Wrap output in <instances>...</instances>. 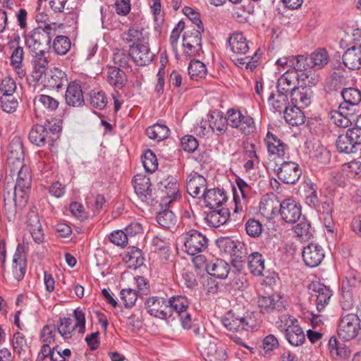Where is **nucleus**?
Instances as JSON below:
<instances>
[{
	"instance_id": "1",
	"label": "nucleus",
	"mask_w": 361,
	"mask_h": 361,
	"mask_svg": "<svg viewBox=\"0 0 361 361\" xmlns=\"http://www.w3.org/2000/svg\"><path fill=\"white\" fill-rule=\"evenodd\" d=\"M11 163L16 164V169H19V171L13 194L10 192L4 194L5 209L10 221L14 219L18 209L25 206L32 181L30 169L23 164L20 157L16 159V162L13 161L11 157H9L8 164Z\"/></svg>"
},
{
	"instance_id": "2",
	"label": "nucleus",
	"mask_w": 361,
	"mask_h": 361,
	"mask_svg": "<svg viewBox=\"0 0 361 361\" xmlns=\"http://www.w3.org/2000/svg\"><path fill=\"white\" fill-rule=\"evenodd\" d=\"M196 336L197 348L205 361H224L227 355L224 349L217 348L215 339L200 325H194L192 330Z\"/></svg>"
},
{
	"instance_id": "3",
	"label": "nucleus",
	"mask_w": 361,
	"mask_h": 361,
	"mask_svg": "<svg viewBox=\"0 0 361 361\" xmlns=\"http://www.w3.org/2000/svg\"><path fill=\"white\" fill-rule=\"evenodd\" d=\"M73 316L76 321L75 324H73L72 319L69 317H61L57 322L56 328L58 333L64 340L72 338L75 329H78L80 334L85 332V313L82 310L78 308L74 310Z\"/></svg>"
},
{
	"instance_id": "4",
	"label": "nucleus",
	"mask_w": 361,
	"mask_h": 361,
	"mask_svg": "<svg viewBox=\"0 0 361 361\" xmlns=\"http://www.w3.org/2000/svg\"><path fill=\"white\" fill-rule=\"evenodd\" d=\"M54 32L55 30L50 25L37 27L26 36L25 44L32 52L44 51Z\"/></svg>"
},
{
	"instance_id": "5",
	"label": "nucleus",
	"mask_w": 361,
	"mask_h": 361,
	"mask_svg": "<svg viewBox=\"0 0 361 361\" xmlns=\"http://www.w3.org/2000/svg\"><path fill=\"white\" fill-rule=\"evenodd\" d=\"M169 307L171 309V317L173 312L178 314L181 322L182 326L184 329H193L194 325H199L194 323L192 320L190 312L188 299L183 295H176L170 298L169 300Z\"/></svg>"
},
{
	"instance_id": "6",
	"label": "nucleus",
	"mask_w": 361,
	"mask_h": 361,
	"mask_svg": "<svg viewBox=\"0 0 361 361\" xmlns=\"http://www.w3.org/2000/svg\"><path fill=\"white\" fill-rule=\"evenodd\" d=\"M336 146L341 153H356L361 148V131L354 128L348 129L338 136Z\"/></svg>"
},
{
	"instance_id": "7",
	"label": "nucleus",
	"mask_w": 361,
	"mask_h": 361,
	"mask_svg": "<svg viewBox=\"0 0 361 361\" xmlns=\"http://www.w3.org/2000/svg\"><path fill=\"white\" fill-rule=\"evenodd\" d=\"M226 119L228 126L237 128L245 135H250L256 129L253 118L248 115H244L239 110L229 109L227 111Z\"/></svg>"
},
{
	"instance_id": "8",
	"label": "nucleus",
	"mask_w": 361,
	"mask_h": 361,
	"mask_svg": "<svg viewBox=\"0 0 361 361\" xmlns=\"http://www.w3.org/2000/svg\"><path fill=\"white\" fill-rule=\"evenodd\" d=\"M221 322L227 329L234 331H249L254 326V321L249 313L241 314L233 310L226 314Z\"/></svg>"
},
{
	"instance_id": "9",
	"label": "nucleus",
	"mask_w": 361,
	"mask_h": 361,
	"mask_svg": "<svg viewBox=\"0 0 361 361\" xmlns=\"http://www.w3.org/2000/svg\"><path fill=\"white\" fill-rule=\"evenodd\" d=\"M360 319L355 314L342 315L338 325V336L344 341L355 338L360 330Z\"/></svg>"
},
{
	"instance_id": "10",
	"label": "nucleus",
	"mask_w": 361,
	"mask_h": 361,
	"mask_svg": "<svg viewBox=\"0 0 361 361\" xmlns=\"http://www.w3.org/2000/svg\"><path fill=\"white\" fill-rule=\"evenodd\" d=\"M184 245L188 255H195L206 250L208 239L197 230H190L185 234Z\"/></svg>"
},
{
	"instance_id": "11",
	"label": "nucleus",
	"mask_w": 361,
	"mask_h": 361,
	"mask_svg": "<svg viewBox=\"0 0 361 361\" xmlns=\"http://www.w3.org/2000/svg\"><path fill=\"white\" fill-rule=\"evenodd\" d=\"M310 300L315 304L318 312H321L329 305L333 295L332 290L319 282H313L310 286Z\"/></svg>"
},
{
	"instance_id": "12",
	"label": "nucleus",
	"mask_w": 361,
	"mask_h": 361,
	"mask_svg": "<svg viewBox=\"0 0 361 361\" xmlns=\"http://www.w3.org/2000/svg\"><path fill=\"white\" fill-rule=\"evenodd\" d=\"M204 30L192 29L186 31L183 37L184 53L189 56H194L202 50V35Z\"/></svg>"
},
{
	"instance_id": "13",
	"label": "nucleus",
	"mask_w": 361,
	"mask_h": 361,
	"mask_svg": "<svg viewBox=\"0 0 361 361\" xmlns=\"http://www.w3.org/2000/svg\"><path fill=\"white\" fill-rule=\"evenodd\" d=\"M269 158L272 160L284 159L288 152V146L277 136L268 132L264 139Z\"/></svg>"
},
{
	"instance_id": "14",
	"label": "nucleus",
	"mask_w": 361,
	"mask_h": 361,
	"mask_svg": "<svg viewBox=\"0 0 361 361\" xmlns=\"http://www.w3.org/2000/svg\"><path fill=\"white\" fill-rule=\"evenodd\" d=\"M168 304V300L159 297H150L145 302L147 312L151 315L162 319L171 317V309Z\"/></svg>"
},
{
	"instance_id": "15",
	"label": "nucleus",
	"mask_w": 361,
	"mask_h": 361,
	"mask_svg": "<svg viewBox=\"0 0 361 361\" xmlns=\"http://www.w3.org/2000/svg\"><path fill=\"white\" fill-rule=\"evenodd\" d=\"M324 256V250L322 247L314 243H310L305 246L302 253L305 264L312 268L319 266Z\"/></svg>"
},
{
	"instance_id": "16",
	"label": "nucleus",
	"mask_w": 361,
	"mask_h": 361,
	"mask_svg": "<svg viewBox=\"0 0 361 361\" xmlns=\"http://www.w3.org/2000/svg\"><path fill=\"white\" fill-rule=\"evenodd\" d=\"M276 171L279 179L286 184L295 183L301 175L299 165L293 161H283Z\"/></svg>"
},
{
	"instance_id": "17",
	"label": "nucleus",
	"mask_w": 361,
	"mask_h": 361,
	"mask_svg": "<svg viewBox=\"0 0 361 361\" xmlns=\"http://www.w3.org/2000/svg\"><path fill=\"white\" fill-rule=\"evenodd\" d=\"M34 111L37 117H42L56 111L59 106V102L54 97L47 94H39L33 101Z\"/></svg>"
},
{
	"instance_id": "18",
	"label": "nucleus",
	"mask_w": 361,
	"mask_h": 361,
	"mask_svg": "<svg viewBox=\"0 0 361 361\" xmlns=\"http://www.w3.org/2000/svg\"><path fill=\"white\" fill-rule=\"evenodd\" d=\"M281 218L288 224H294L302 216L301 207L295 200L286 199L279 204Z\"/></svg>"
},
{
	"instance_id": "19",
	"label": "nucleus",
	"mask_w": 361,
	"mask_h": 361,
	"mask_svg": "<svg viewBox=\"0 0 361 361\" xmlns=\"http://www.w3.org/2000/svg\"><path fill=\"white\" fill-rule=\"evenodd\" d=\"M257 305L262 313H270L274 310L282 311L286 307V301L279 294L270 296H260L257 300Z\"/></svg>"
},
{
	"instance_id": "20",
	"label": "nucleus",
	"mask_w": 361,
	"mask_h": 361,
	"mask_svg": "<svg viewBox=\"0 0 361 361\" xmlns=\"http://www.w3.org/2000/svg\"><path fill=\"white\" fill-rule=\"evenodd\" d=\"M134 190L139 198L147 203L152 200L149 178L142 174L135 176L133 180Z\"/></svg>"
},
{
	"instance_id": "21",
	"label": "nucleus",
	"mask_w": 361,
	"mask_h": 361,
	"mask_svg": "<svg viewBox=\"0 0 361 361\" xmlns=\"http://www.w3.org/2000/svg\"><path fill=\"white\" fill-rule=\"evenodd\" d=\"M360 281V278L353 274H350L349 276L342 281V297L343 299H345V301L341 302L343 309H350L353 305L351 290L353 288L359 286Z\"/></svg>"
},
{
	"instance_id": "22",
	"label": "nucleus",
	"mask_w": 361,
	"mask_h": 361,
	"mask_svg": "<svg viewBox=\"0 0 361 361\" xmlns=\"http://www.w3.org/2000/svg\"><path fill=\"white\" fill-rule=\"evenodd\" d=\"M130 57L138 66H146L153 60L154 54L150 51L147 41L136 46H130Z\"/></svg>"
},
{
	"instance_id": "23",
	"label": "nucleus",
	"mask_w": 361,
	"mask_h": 361,
	"mask_svg": "<svg viewBox=\"0 0 361 361\" xmlns=\"http://www.w3.org/2000/svg\"><path fill=\"white\" fill-rule=\"evenodd\" d=\"M206 187L207 180L202 175L192 171L188 176L186 188L192 197H199L207 191Z\"/></svg>"
},
{
	"instance_id": "24",
	"label": "nucleus",
	"mask_w": 361,
	"mask_h": 361,
	"mask_svg": "<svg viewBox=\"0 0 361 361\" xmlns=\"http://www.w3.org/2000/svg\"><path fill=\"white\" fill-rule=\"evenodd\" d=\"M159 189L166 197H163L161 202V205L167 206L169 203L176 200L180 197L178 190V184L173 177L160 182Z\"/></svg>"
},
{
	"instance_id": "25",
	"label": "nucleus",
	"mask_w": 361,
	"mask_h": 361,
	"mask_svg": "<svg viewBox=\"0 0 361 361\" xmlns=\"http://www.w3.org/2000/svg\"><path fill=\"white\" fill-rule=\"evenodd\" d=\"M44 85L51 89H60L67 83L66 74L61 70L54 68L45 73L43 78H40Z\"/></svg>"
},
{
	"instance_id": "26",
	"label": "nucleus",
	"mask_w": 361,
	"mask_h": 361,
	"mask_svg": "<svg viewBox=\"0 0 361 361\" xmlns=\"http://www.w3.org/2000/svg\"><path fill=\"white\" fill-rule=\"evenodd\" d=\"M202 197L204 198L205 206L210 209L221 207L227 200L226 193L219 188L207 190L202 194Z\"/></svg>"
},
{
	"instance_id": "27",
	"label": "nucleus",
	"mask_w": 361,
	"mask_h": 361,
	"mask_svg": "<svg viewBox=\"0 0 361 361\" xmlns=\"http://www.w3.org/2000/svg\"><path fill=\"white\" fill-rule=\"evenodd\" d=\"M211 209L204 217V220L211 227L217 228L224 225L231 216L230 212L227 208L219 207Z\"/></svg>"
},
{
	"instance_id": "28",
	"label": "nucleus",
	"mask_w": 361,
	"mask_h": 361,
	"mask_svg": "<svg viewBox=\"0 0 361 361\" xmlns=\"http://www.w3.org/2000/svg\"><path fill=\"white\" fill-rule=\"evenodd\" d=\"M27 224L34 241L39 244L43 242L44 234L37 213L31 210L27 215Z\"/></svg>"
},
{
	"instance_id": "29",
	"label": "nucleus",
	"mask_w": 361,
	"mask_h": 361,
	"mask_svg": "<svg viewBox=\"0 0 361 361\" xmlns=\"http://www.w3.org/2000/svg\"><path fill=\"white\" fill-rule=\"evenodd\" d=\"M291 102L300 108H305L311 104L312 91L306 87H293L290 92Z\"/></svg>"
},
{
	"instance_id": "30",
	"label": "nucleus",
	"mask_w": 361,
	"mask_h": 361,
	"mask_svg": "<svg viewBox=\"0 0 361 361\" xmlns=\"http://www.w3.org/2000/svg\"><path fill=\"white\" fill-rule=\"evenodd\" d=\"M230 50L236 56L245 55L248 50V42L242 33H233L229 38Z\"/></svg>"
},
{
	"instance_id": "31",
	"label": "nucleus",
	"mask_w": 361,
	"mask_h": 361,
	"mask_svg": "<svg viewBox=\"0 0 361 361\" xmlns=\"http://www.w3.org/2000/svg\"><path fill=\"white\" fill-rule=\"evenodd\" d=\"M207 272L216 278L226 279L230 271L229 264L223 259H215L211 260L206 267Z\"/></svg>"
},
{
	"instance_id": "32",
	"label": "nucleus",
	"mask_w": 361,
	"mask_h": 361,
	"mask_svg": "<svg viewBox=\"0 0 361 361\" xmlns=\"http://www.w3.org/2000/svg\"><path fill=\"white\" fill-rule=\"evenodd\" d=\"M343 62L349 69H358L361 67V44L359 47H352L343 54Z\"/></svg>"
},
{
	"instance_id": "33",
	"label": "nucleus",
	"mask_w": 361,
	"mask_h": 361,
	"mask_svg": "<svg viewBox=\"0 0 361 361\" xmlns=\"http://www.w3.org/2000/svg\"><path fill=\"white\" fill-rule=\"evenodd\" d=\"M65 99L69 106H79L82 105L84 98L80 85L75 82L70 83L66 89Z\"/></svg>"
},
{
	"instance_id": "34",
	"label": "nucleus",
	"mask_w": 361,
	"mask_h": 361,
	"mask_svg": "<svg viewBox=\"0 0 361 361\" xmlns=\"http://www.w3.org/2000/svg\"><path fill=\"white\" fill-rule=\"evenodd\" d=\"M269 105L276 111L284 112L286 108H288V97L286 92L277 89L276 93L271 92L268 97Z\"/></svg>"
},
{
	"instance_id": "35",
	"label": "nucleus",
	"mask_w": 361,
	"mask_h": 361,
	"mask_svg": "<svg viewBox=\"0 0 361 361\" xmlns=\"http://www.w3.org/2000/svg\"><path fill=\"white\" fill-rule=\"evenodd\" d=\"M35 54L33 55L31 63L33 68V72L36 75V78L38 80L42 78V75L45 73L48 65L49 61L47 57L45 56L44 51L34 52Z\"/></svg>"
},
{
	"instance_id": "36",
	"label": "nucleus",
	"mask_w": 361,
	"mask_h": 361,
	"mask_svg": "<svg viewBox=\"0 0 361 361\" xmlns=\"http://www.w3.org/2000/svg\"><path fill=\"white\" fill-rule=\"evenodd\" d=\"M348 106H339L338 111L330 113V120L336 126L341 128H348L351 125V119L345 111L349 110Z\"/></svg>"
},
{
	"instance_id": "37",
	"label": "nucleus",
	"mask_w": 361,
	"mask_h": 361,
	"mask_svg": "<svg viewBox=\"0 0 361 361\" xmlns=\"http://www.w3.org/2000/svg\"><path fill=\"white\" fill-rule=\"evenodd\" d=\"M298 75L295 71L288 70L278 80L277 89L288 93L293 90L295 86Z\"/></svg>"
},
{
	"instance_id": "38",
	"label": "nucleus",
	"mask_w": 361,
	"mask_h": 361,
	"mask_svg": "<svg viewBox=\"0 0 361 361\" xmlns=\"http://www.w3.org/2000/svg\"><path fill=\"white\" fill-rule=\"evenodd\" d=\"M12 269L13 274L16 280L20 281L23 279L26 271V264L25 257L19 250V246L17 247L13 257Z\"/></svg>"
},
{
	"instance_id": "39",
	"label": "nucleus",
	"mask_w": 361,
	"mask_h": 361,
	"mask_svg": "<svg viewBox=\"0 0 361 361\" xmlns=\"http://www.w3.org/2000/svg\"><path fill=\"white\" fill-rule=\"evenodd\" d=\"M285 336L290 344L294 346L302 345L305 340V334L298 323L290 326V329H287Z\"/></svg>"
},
{
	"instance_id": "40",
	"label": "nucleus",
	"mask_w": 361,
	"mask_h": 361,
	"mask_svg": "<svg viewBox=\"0 0 361 361\" xmlns=\"http://www.w3.org/2000/svg\"><path fill=\"white\" fill-rule=\"evenodd\" d=\"M49 131L42 125L34 126L30 131L29 140L37 146L41 147L45 145Z\"/></svg>"
},
{
	"instance_id": "41",
	"label": "nucleus",
	"mask_w": 361,
	"mask_h": 361,
	"mask_svg": "<svg viewBox=\"0 0 361 361\" xmlns=\"http://www.w3.org/2000/svg\"><path fill=\"white\" fill-rule=\"evenodd\" d=\"M329 55L326 49H319L309 56V63L312 69L319 70L324 67L329 62Z\"/></svg>"
},
{
	"instance_id": "42",
	"label": "nucleus",
	"mask_w": 361,
	"mask_h": 361,
	"mask_svg": "<svg viewBox=\"0 0 361 361\" xmlns=\"http://www.w3.org/2000/svg\"><path fill=\"white\" fill-rule=\"evenodd\" d=\"M279 202L269 197H264L259 203V212L268 219L272 218L278 212Z\"/></svg>"
},
{
	"instance_id": "43",
	"label": "nucleus",
	"mask_w": 361,
	"mask_h": 361,
	"mask_svg": "<svg viewBox=\"0 0 361 361\" xmlns=\"http://www.w3.org/2000/svg\"><path fill=\"white\" fill-rule=\"evenodd\" d=\"M341 95L344 102L340 106H354L361 102V92L358 89L353 87L343 88Z\"/></svg>"
},
{
	"instance_id": "44",
	"label": "nucleus",
	"mask_w": 361,
	"mask_h": 361,
	"mask_svg": "<svg viewBox=\"0 0 361 361\" xmlns=\"http://www.w3.org/2000/svg\"><path fill=\"white\" fill-rule=\"evenodd\" d=\"M121 37L127 43L132 44L130 46H136L147 41L142 32V30L137 27H131L127 32L122 34Z\"/></svg>"
},
{
	"instance_id": "45",
	"label": "nucleus",
	"mask_w": 361,
	"mask_h": 361,
	"mask_svg": "<svg viewBox=\"0 0 361 361\" xmlns=\"http://www.w3.org/2000/svg\"><path fill=\"white\" fill-rule=\"evenodd\" d=\"M329 345L330 353L334 357L345 360L350 356L351 351L344 343L337 341L336 339L332 341L331 338Z\"/></svg>"
},
{
	"instance_id": "46",
	"label": "nucleus",
	"mask_w": 361,
	"mask_h": 361,
	"mask_svg": "<svg viewBox=\"0 0 361 361\" xmlns=\"http://www.w3.org/2000/svg\"><path fill=\"white\" fill-rule=\"evenodd\" d=\"M124 259L130 268L136 269L143 264L144 258L142 251L135 247H132L128 249L125 254Z\"/></svg>"
},
{
	"instance_id": "47",
	"label": "nucleus",
	"mask_w": 361,
	"mask_h": 361,
	"mask_svg": "<svg viewBox=\"0 0 361 361\" xmlns=\"http://www.w3.org/2000/svg\"><path fill=\"white\" fill-rule=\"evenodd\" d=\"M300 109L295 105L286 108L283 114L286 122L292 126H298L303 123L305 116Z\"/></svg>"
},
{
	"instance_id": "48",
	"label": "nucleus",
	"mask_w": 361,
	"mask_h": 361,
	"mask_svg": "<svg viewBox=\"0 0 361 361\" xmlns=\"http://www.w3.org/2000/svg\"><path fill=\"white\" fill-rule=\"evenodd\" d=\"M106 79L111 85L121 88L126 81V75L119 68L110 66L107 71Z\"/></svg>"
},
{
	"instance_id": "49",
	"label": "nucleus",
	"mask_w": 361,
	"mask_h": 361,
	"mask_svg": "<svg viewBox=\"0 0 361 361\" xmlns=\"http://www.w3.org/2000/svg\"><path fill=\"white\" fill-rule=\"evenodd\" d=\"M304 198L306 204L312 208L319 207L317 188L312 182H306L304 185Z\"/></svg>"
},
{
	"instance_id": "50",
	"label": "nucleus",
	"mask_w": 361,
	"mask_h": 361,
	"mask_svg": "<svg viewBox=\"0 0 361 361\" xmlns=\"http://www.w3.org/2000/svg\"><path fill=\"white\" fill-rule=\"evenodd\" d=\"M248 267L250 272L255 276H261L264 269V260L262 255L254 252L249 256Z\"/></svg>"
},
{
	"instance_id": "51",
	"label": "nucleus",
	"mask_w": 361,
	"mask_h": 361,
	"mask_svg": "<svg viewBox=\"0 0 361 361\" xmlns=\"http://www.w3.org/2000/svg\"><path fill=\"white\" fill-rule=\"evenodd\" d=\"M146 133L149 138L161 141L168 137L169 129L164 125L157 123L147 128Z\"/></svg>"
},
{
	"instance_id": "52",
	"label": "nucleus",
	"mask_w": 361,
	"mask_h": 361,
	"mask_svg": "<svg viewBox=\"0 0 361 361\" xmlns=\"http://www.w3.org/2000/svg\"><path fill=\"white\" fill-rule=\"evenodd\" d=\"M209 127L217 135L224 134L228 127L226 117H224L222 114L219 112L215 115H212L209 121Z\"/></svg>"
},
{
	"instance_id": "53",
	"label": "nucleus",
	"mask_w": 361,
	"mask_h": 361,
	"mask_svg": "<svg viewBox=\"0 0 361 361\" xmlns=\"http://www.w3.org/2000/svg\"><path fill=\"white\" fill-rule=\"evenodd\" d=\"M207 71L205 65L199 60L191 61L188 66V74L191 79L198 80L204 78Z\"/></svg>"
},
{
	"instance_id": "54",
	"label": "nucleus",
	"mask_w": 361,
	"mask_h": 361,
	"mask_svg": "<svg viewBox=\"0 0 361 361\" xmlns=\"http://www.w3.org/2000/svg\"><path fill=\"white\" fill-rule=\"evenodd\" d=\"M290 66L292 67L296 73L298 71L307 72L312 69L311 65L309 63V57H305L302 55L296 56H291L290 59Z\"/></svg>"
},
{
	"instance_id": "55",
	"label": "nucleus",
	"mask_w": 361,
	"mask_h": 361,
	"mask_svg": "<svg viewBox=\"0 0 361 361\" xmlns=\"http://www.w3.org/2000/svg\"><path fill=\"white\" fill-rule=\"evenodd\" d=\"M71 40L67 36L59 35L53 42L54 51L59 55H65L71 48Z\"/></svg>"
},
{
	"instance_id": "56",
	"label": "nucleus",
	"mask_w": 361,
	"mask_h": 361,
	"mask_svg": "<svg viewBox=\"0 0 361 361\" xmlns=\"http://www.w3.org/2000/svg\"><path fill=\"white\" fill-rule=\"evenodd\" d=\"M142 164L148 173H153L157 169V159L152 150L148 149L145 152L142 156Z\"/></svg>"
},
{
	"instance_id": "57",
	"label": "nucleus",
	"mask_w": 361,
	"mask_h": 361,
	"mask_svg": "<svg viewBox=\"0 0 361 361\" xmlns=\"http://www.w3.org/2000/svg\"><path fill=\"white\" fill-rule=\"evenodd\" d=\"M175 221L173 213L169 209L160 212L157 216V223L164 228H170L172 225H174Z\"/></svg>"
},
{
	"instance_id": "58",
	"label": "nucleus",
	"mask_w": 361,
	"mask_h": 361,
	"mask_svg": "<svg viewBox=\"0 0 361 361\" xmlns=\"http://www.w3.org/2000/svg\"><path fill=\"white\" fill-rule=\"evenodd\" d=\"M90 103L93 108L103 109L107 103L105 94L102 91H92L90 95Z\"/></svg>"
},
{
	"instance_id": "59",
	"label": "nucleus",
	"mask_w": 361,
	"mask_h": 361,
	"mask_svg": "<svg viewBox=\"0 0 361 361\" xmlns=\"http://www.w3.org/2000/svg\"><path fill=\"white\" fill-rule=\"evenodd\" d=\"M295 233L302 239H310L313 235V230L310 223L305 219L302 220L294 227Z\"/></svg>"
},
{
	"instance_id": "60",
	"label": "nucleus",
	"mask_w": 361,
	"mask_h": 361,
	"mask_svg": "<svg viewBox=\"0 0 361 361\" xmlns=\"http://www.w3.org/2000/svg\"><path fill=\"white\" fill-rule=\"evenodd\" d=\"M0 103L2 110L10 114L16 111L18 106V102L13 95H1Z\"/></svg>"
},
{
	"instance_id": "61",
	"label": "nucleus",
	"mask_w": 361,
	"mask_h": 361,
	"mask_svg": "<svg viewBox=\"0 0 361 361\" xmlns=\"http://www.w3.org/2000/svg\"><path fill=\"white\" fill-rule=\"evenodd\" d=\"M120 294L121 299L126 307L131 308L135 305L137 298V294L135 290L131 288L123 289Z\"/></svg>"
},
{
	"instance_id": "62",
	"label": "nucleus",
	"mask_w": 361,
	"mask_h": 361,
	"mask_svg": "<svg viewBox=\"0 0 361 361\" xmlns=\"http://www.w3.org/2000/svg\"><path fill=\"white\" fill-rule=\"evenodd\" d=\"M245 231L250 237L257 238L262 233V226L259 221L250 219L245 224Z\"/></svg>"
},
{
	"instance_id": "63",
	"label": "nucleus",
	"mask_w": 361,
	"mask_h": 361,
	"mask_svg": "<svg viewBox=\"0 0 361 361\" xmlns=\"http://www.w3.org/2000/svg\"><path fill=\"white\" fill-rule=\"evenodd\" d=\"M56 326L46 325L41 331V341L43 343L51 344L56 340Z\"/></svg>"
},
{
	"instance_id": "64",
	"label": "nucleus",
	"mask_w": 361,
	"mask_h": 361,
	"mask_svg": "<svg viewBox=\"0 0 361 361\" xmlns=\"http://www.w3.org/2000/svg\"><path fill=\"white\" fill-rule=\"evenodd\" d=\"M16 90V84L14 80L6 76L2 79L0 83V93L2 95H13Z\"/></svg>"
}]
</instances>
